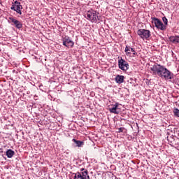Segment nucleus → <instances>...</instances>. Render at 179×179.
Here are the masks:
<instances>
[{
	"label": "nucleus",
	"instance_id": "1",
	"mask_svg": "<svg viewBox=\"0 0 179 179\" xmlns=\"http://www.w3.org/2000/svg\"><path fill=\"white\" fill-rule=\"evenodd\" d=\"M150 71H152V75H158V76L162 79H166V80H171L174 78V74L173 73L164 66L158 64H155L150 67Z\"/></svg>",
	"mask_w": 179,
	"mask_h": 179
},
{
	"label": "nucleus",
	"instance_id": "2",
	"mask_svg": "<svg viewBox=\"0 0 179 179\" xmlns=\"http://www.w3.org/2000/svg\"><path fill=\"white\" fill-rule=\"evenodd\" d=\"M87 19L92 23H97L100 20V16H99V13L95 10H91L87 12Z\"/></svg>",
	"mask_w": 179,
	"mask_h": 179
},
{
	"label": "nucleus",
	"instance_id": "3",
	"mask_svg": "<svg viewBox=\"0 0 179 179\" xmlns=\"http://www.w3.org/2000/svg\"><path fill=\"white\" fill-rule=\"evenodd\" d=\"M137 34L142 38L143 40H148L149 37H150V31L145 29H140L137 31Z\"/></svg>",
	"mask_w": 179,
	"mask_h": 179
},
{
	"label": "nucleus",
	"instance_id": "4",
	"mask_svg": "<svg viewBox=\"0 0 179 179\" xmlns=\"http://www.w3.org/2000/svg\"><path fill=\"white\" fill-rule=\"evenodd\" d=\"M151 20H152V23L155 24V27L157 29H159V30H166V27L162 21L159 20L157 17H151Z\"/></svg>",
	"mask_w": 179,
	"mask_h": 179
},
{
	"label": "nucleus",
	"instance_id": "5",
	"mask_svg": "<svg viewBox=\"0 0 179 179\" xmlns=\"http://www.w3.org/2000/svg\"><path fill=\"white\" fill-rule=\"evenodd\" d=\"M73 179H90V176H89V172L87 170H85L81 173L80 172L75 173Z\"/></svg>",
	"mask_w": 179,
	"mask_h": 179
},
{
	"label": "nucleus",
	"instance_id": "6",
	"mask_svg": "<svg viewBox=\"0 0 179 179\" xmlns=\"http://www.w3.org/2000/svg\"><path fill=\"white\" fill-rule=\"evenodd\" d=\"M118 66L122 71H128L129 69V64L122 57L118 60Z\"/></svg>",
	"mask_w": 179,
	"mask_h": 179
},
{
	"label": "nucleus",
	"instance_id": "7",
	"mask_svg": "<svg viewBox=\"0 0 179 179\" xmlns=\"http://www.w3.org/2000/svg\"><path fill=\"white\" fill-rule=\"evenodd\" d=\"M63 45L68 48H72L75 45V43L69 36H65L63 38Z\"/></svg>",
	"mask_w": 179,
	"mask_h": 179
},
{
	"label": "nucleus",
	"instance_id": "8",
	"mask_svg": "<svg viewBox=\"0 0 179 179\" xmlns=\"http://www.w3.org/2000/svg\"><path fill=\"white\" fill-rule=\"evenodd\" d=\"M9 20H10L11 23H13V24H15V27L17 29H22V27H23V25L22 24V22H20V21L10 17Z\"/></svg>",
	"mask_w": 179,
	"mask_h": 179
},
{
	"label": "nucleus",
	"instance_id": "9",
	"mask_svg": "<svg viewBox=\"0 0 179 179\" xmlns=\"http://www.w3.org/2000/svg\"><path fill=\"white\" fill-rule=\"evenodd\" d=\"M118 106H120V103L118 102H116L112 108H109L110 113H112L113 114H120V108H118Z\"/></svg>",
	"mask_w": 179,
	"mask_h": 179
},
{
	"label": "nucleus",
	"instance_id": "10",
	"mask_svg": "<svg viewBox=\"0 0 179 179\" xmlns=\"http://www.w3.org/2000/svg\"><path fill=\"white\" fill-rule=\"evenodd\" d=\"M15 12H17V13H19V15H22V10L20 9H22L23 7H22V5H20V3L18 2L17 1H15Z\"/></svg>",
	"mask_w": 179,
	"mask_h": 179
},
{
	"label": "nucleus",
	"instance_id": "11",
	"mask_svg": "<svg viewBox=\"0 0 179 179\" xmlns=\"http://www.w3.org/2000/svg\"><path fill=\"white\" fill-rule=\"evenodd\" d=\"M124 76L117 75L115 77V82L116 83H118L119 85H121V83H124Z\"/></svg>",
	"mask_w": 179,
	"mask_h": 179
},
{
	"label": "nucleus",
	"instance_id": "12",
	"mask_svg": "<svg viewBox=\"0 0 179 179\" xmlns=\"http://www.w3.org/2000/svg\"><path fill=\"white\" fill-rule=\"evenodd\" d=\"M6 156L8 159H12V157H13V156H15V151H13V150H8L6 151Z\"/></svg>",
	"mask_w": 179,
	"mask_h": 179
},
{
	"label": "nucleus",
	"instance_id": "13",
	"mask_svg": "<svg viewBox=\"0 0 179 179\" xmlns=\"http://www.w3.org/2000/svg\"><path fill=\"white\" fill-rule=\"evenodd\" d=\"M72 141H73V142H74V143H76V146H78V148H80L85 145V143L83 141H78L75 138H73Z\"/></svg>",
	"mask_w": 179,
	"mask_h": 179
},
{
	"label": "nucleus",
	"instance_id": "14",
	"mask_svg": "<svg viewBox=\"0 0 179 179\" xmlns=\"http://www.w3.org/2000/svg\"><path fill=\"white\" fill-rule=\"evenodd\" d=\"M131 48H131L129 46H126L124 51H125L127 55H129L131 54V52H129V51H131Z\"/></svg>",
	"mask_w": 179,
	"mask_h": 179
},
{
	"label": "nucleus",
	"instance_id": "15",
	"mask_svg": "<svg viewBox=\"0 0 179 179\" xmlns=\"http://www.w3.org/2000/svg\"><path fill=\"white\" fill-rule=\"evenodd\" d=\"M173 114L176 117H179V110H178V108H175L174 109Z\"/></svg>",
	"mask_w": 179,
	"mask_h": 179
},
{
	"label": "nucleus",
	"instance_id": "16",
	"mask_svg": "<svg viewBox=\"0 0 179 179\" xmlns=\"http://www.w3.org/2000/svg\"><path fill=\"white\" fill-rule=\"evenodd\" d=\"M162 20L164 23V26H167L168 23H169V20H167V18L166 17H162Z\"/></svg>",
	"mask_w": 179,
	"mask_h": 179
},
{
	"label": "nucleus",
	"instance_id": "17",
	"mask_svg": "<svg viewBox=\"0 0 179 179\" xmlns=\"http://www.w3.org/2000/svg\"><path fill=\"white\" fill-rule=\"evenodd\" d=\"M131 52H133V55H136V54H138V52H136V51L135 50V48H131Z\"/></svg>",
	"mask_w": 179,
	"mask_h": 179
},
{
	"label": "nucleus",
	"instance_id": "18",
	"mask_svg": "<svg viewBox=\"0 0 179 179\" xmlns=\"http://www.w3.org/2000/svg\"><path fill=\"white\" fill-rule=\"evenodd\" d=\"M117 132H124V127H120V128H118V131Z\"/></svg>",
	"mask_w": 179,
	"mask_h": 179
},
{
	"label": "nucleus",
	"instance_id": "19",
	"mask_svg": "<svg viewBox=\"0 0 179 179\" xmlns=\"http://www.w3.org/2000/svg\"><path fill=\"white\" fill-rule=\"evenodd\" d=\"M10 9L11 10H15V12H16L15 4L14 6H12Z\"/></svg>",
	"mask_w": 179,
	"mask_h": 179
},
{
	"label": "nucleus",
	"instance_id": "20",
	"mask_svg": "<svg viewBox=\"0 0 179 179\" xmlns=\"http://www.w3.org/2000/svg\"><path fill=\"white\" fill-rule=\"evenodd\" d=\"M80 171H85V169L82 168V169H80Z\"/></svg>",
	"mask_w": 179,
	"mask_h": 179
}]
</instances>
